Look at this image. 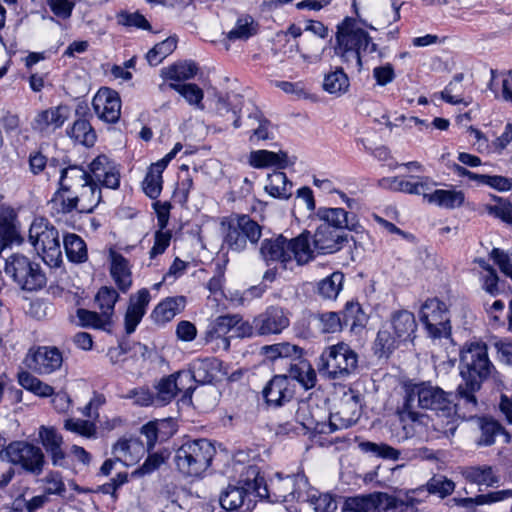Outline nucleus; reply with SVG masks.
Instances as JSON below:
<instances>
[{
	"label": "nucleus",
	"instance_id": "nucleus-33",
	"mask_svg": "<svg viewBox=\"0 0 512 512\" xmlns=\"http://www.w3.org/2000/svg\"><path fill=\"white\" fill-rule=\"evenodd\" d=\"M462 475L466 481L478 486L493 487L500 481L494 468L489 465L466 467L463 469Z\"/></svg>",
	"mask_w": 512,
	"mask_h": 512
},
{
	"label": "nucleus",
	"instance_id": "nucleus-14",
	"mask_svg": "<svg viewBox=\"0 0 512 512\" xmlns=\"http://www.w3.org/2000/svg\"><path fill=\"white\" fill-rule=\"evenodd\" d=\"M308 486V480L303 473H297L282 477L277 473L276 477L270 480L267 485L269 497L274 501H301L304 498L305 489Z\"/></svg>",
	"mask_w": 512,
	"mask_h": 512
},
{
	"label": "nucleus",
	"instance_id": "nucleus-30",
	"mask_svg": "<svg viewBox=\"0 0 512 512\" xmlns=\"http://www.w3.org/2000/svg\"><path fill=\"white\" fill-rule=\"evenodd\" d=\"M317 216L323 221L322 224H329L331 228L340 232L345 228L358 231L360 227L358 222L355 221V217H350L342 208H320L317 212Z\"/></svg>",
	"mask_w": 512,
	"mask_h": 512
},
{
	"label": "nucleus",
	"instance_id": "nucleus-60",
	"mask_svg": "<svg viewBox=\"0 0 512 512\" xmlns=\"http://www.w3.org/2000/svg\"><path fill=\"white\" fill-rule=\"evenodd\" d=\"M463 80V74H456L453 77V80L446 86V88L441 92V98L450 104H460L464 103L468 105V102H465L462 98L461 93V81Z\"/></svg>",
	"mask_w": 512,
	"mask_h": 512
},
{
	"label": "nucleus",
	"instance_id": "nucleus-7",
	"mask_svg": "<svg viewBox=\"0 0 512 512\" xmlns=\"http://www.w3.org/2000/svg\"><path fill=\"white\" fill-rule=\"evenodd\" d=\"M269 497L267 484L264 478L260 476L259 469L256 466H249L241 475L237 485H228L221 493L219 502L226 510L243 509L250 511L253 507L251 496Z\"/></svg>",
	"mask_w": 512,
	"mask_h": 512
},
{
	"label": "nucleus",
	"instance_id": "nucleus-52",
	"mask_svg": "<svg viewBox=\"0 0 512 512\" xmlns=\"http://www.w3.org/2000/svg\"><path fill=\"white\" fill-rule=\"evenodd\" d=\"M68 135L75 141L88 147L93 146L96 140V134L86 119L76 120L68 131Z\"/></svg>",
	"mask_w": 512,
	"mask_h": 512
},
{
	"label": "nucleus",
	"instance_id": "nucleus-15",
	"mask_svg": "<svg viewBox=\"0 0 512 512\" xmlns=\"http://www.w3.org/2000/svg\"><path fill=\"white\" fill-rule=\"evenodd\" d=\"M6 455L10 462L19 464L26 471L39 475L43 471L44 454L42 450L25 441H15L6 447Z\"/></svg>",
	"mask_w": 512,
	"mask_h": 512
},
{
	"label": "nucleus",
	"instance_id": "nucleus-12",
	"mask_svg": "<svg viewBox=\"0 0 512 512\" xmlns=\"http://www.w3.org/2000/svg\"><path fill=\"white\" fill-rule=\"evenodd\" d=\"M262 236V227L250 216L238 214L231 218L224 244L234 252L244 251L248 243L256 245Z\"/></svg>",
	"mask_w": 512,
	"mask_h": 512
},
{
	"label": "nucleus",
	"instance_id": "nucleus-44",
	"mask_svg": "<svg viewBox=\"0 0 512 512\" xmlns=\"http://www.w3.org/2000/svg\"><path fill=\"white\" fill-rule=\"evenodd\" d=\"M247 127L251 130L252 142L271 138V123L258 110L249 115Z\"/></svg>",
	"mask_w": 512,
	"mask_h": 512
},
{
	"label": "nucleus",
	"instance_id": "nucleus-51",
	"mask_svg": "<svg viewBox=\"0 0 512 512\" xmlns=\"http://www.w3.org/2000/svg\"><path fill=\"white\" fill-rule=\"evenodd\" d=\"M19 384L26 390L40 397L53 395L54 389L50 385L42 382L29 372L23 371L18 374Z\"/></svg>",
	"mask_w": 512,
	"mask_h": 512
},
{
	"label": "nucleus",
	"instance_id": "nucleus-36",
	"mask_svg": "<svg viewBox=\"0 0 512 512\" xmlns=\"http://www.w3.org/2000/svg\"><path fill=\"white\" fill-rule=\"evenodd\" d=\"M265 191L274 198L289 199L292 195V182L284 172L274 171L268 174Z\"/></svg>",
	"mask_w": 512,
	"mask_h": 512
},
{
	"label": "nucleus",
	"instance_id": "nucleus-56",
	"mask_svg": "<svg viewBox=\"0 0 512 512\" xmlns=\"http://www.w3.org/2000/svg\"><path fill=\"white\" fill-rule=\"evenodd\" d=\"M360 448L364 452L371 453L377 457L388 460H398L401 454L399 450L385 443H374L367 441L362 442L360 444Z\"/></svg>",
	"mask_w": 512,
	"mask_h": 512
},
{
	"label": "nucleus",
	"instance_id": "nucleus-10",
	"mask_svg": "<svg viewBox=\"0 0 512 512\" xmlns=\"http://www.w3.org/2000/svg\"><path fill=\"white\" fill-rule=\"evenodd\" d=\"M29 241L48 266H60L62 251L59 232L48 221L40 218L32 222L29 229Z\"/></svg>",
	"mask_w": 512,
	"mask_h": 512
},
{
	"label": "nucleus",
	"instance_id": "nucleus-43",
	"mask_svg": "<svg viewBox=\"0 0 512 512\" xmlns=\"http://www.w3.org/2000/svg\"><path fill=\"white\" fill-rule=\"evenodd\" d=\"M190 367L195 375V382L209 383L216 378L219 363L216 359H198Z\"/></svg>",
	"mask_w": 512,
	"mask_h": 512
},
{
	"label": "nucleus",
	"instance_id": "nucleus-53",
	"mask_svg": "<svg viewBox=\"0 0 512 512\" xmlns=\"http://www.w3.org/2000/svg\"><path fill=\"white\" fill-rule=\"evenodd\" d=\"M176 46L177 39L175 37H168L164 41L156 44L146 54L148 63L151 66H157L176 49Z\"/></svg>",
	"mask_w": 512,
	"mask_h": 512
},
{
	"label": "nucleus",
	"instance_id": "nucleus-31",
	"mask_svg": "<svg viewBox=\"0 0 512 512\" xmlns=\"http://www.w3.org/2000/svg\"><path fill=\"white\" fill-rule=\"evenodd\" d=\"M22 237L17 225V216L13 209L0 206V243L3 246L20 244Z\"/></svg>",
	"mask_w": 512,
	"mask_h": 512
},
{
	"label": "nucleus",
	"instance_id": "nucleus-35",
	"mask_svg": "<svg viewBox=\"0 0 512 512\" xmlns=\"http://www.w3.org/2000/svg\"><path fill=\"white\" fill-rule=\"evenodd\" d=\"M74 195L77 198L78 205L81 204L79 211L86 213H91L101 202L102 198L101 189L93 178L88 181V184L83 185V188H80Z\"/></svg>",
	"mask_w": 512,
	"mask_h": 512
},
{
	"label": "nucleus",
	"instance_id": "nucleus-64",
	"mask_svg": "<svg viewBox=\"0 0 512 512\" xmlns=\"http://www.w3.org/2000/svg\"><path fill=\"white\" fill-rule=\"evenodd\" d=\"M485 211L503 222L512 225V205L499 200L497 205H486Z\"/></svg>",
	"mask_w": 512,
	"mask_h": 512
},
{
	"label": "nucleus",
	"instance_id": "nucleus-59",
	"mask_svg": "<svg viewBox=\"0 0 512 512\" xmlns=\"http://www.w3.org/2000/svg\"><path fill=\"white\" fill-rule=\"evenodd\" d=\"M157 394L155 400L160 404L170 402L178 393L177 384L172 374L160 380L156 386Z\"/></svg>",
	"mask_w": 512,
	"mask_h": 512
},
{
	"label": "nucleus",
	"instance_id": "nucleus-17",
	"mask_svg": "<svg viewBox=\"0 0 512 512\" xmlns=\"http://www.w3.org/2000/svg\"><path fill=\"white\" fill-rule=\"evenodd\" d=\"M361 415L359 395L345 394L339 405L338 411L332 413L329 420L330 431L349 428L354 425Z\"/></svg>",
	"mask_w": 512,
	"mask_h": 512
},
{
	"label": "nucleus",
	"instance_id": "nucleus-45",
	"mask_svg": "<svg viewBox=\"0 0 512 512\" xmlns=\"http://www.w3.org/2000/svg\"><path fill=\"white\" fill-rule=\"evenodd\" d=\"M63 246L71 262L81 263L87 260V247L83 239L76 234H67L63 239Z\"/></svg>",
	"mask_w": 512,
	"mask_h": 512
},
{
	"label": "nucleus",
	"instance_id": "nucleus-55",
	"mask_svg": "<svg viewBox=\"0 0 512 512\" xmlns=\"http://www.w3.org/2000/svg\"><path fill=\"white\" fill-rule=\"evenodd\" d=\"M66 191L58 189L49 201V206L55 214H68L73 210L78 209L77 198L74 194L71 196H65Z\"/></svg>",
	"mask_w": 512,
	"mask_h": 512
},
{
	"label": "nucleus",
	"instance_id": "nucleus-37",
	"mask_svg": "<svg viewBox=\"0 0 512 512\" xmlns=\"http://www.w3.org/2000/svg\"><path fill=\"white\" fill-rule=\"evenodd\" d=\"M479 428L481 435L477 440L478 446H491L495 443V438L498 435H503L505 442L510 441V435L504 428L495 420L490 418H480Z\"/></svg>",
	"mask_w": 512,
	"mask_h": 512
},
{
	"label": "nucleus",
	"instance_id": "nucleus-34",
	"mask_svg": "<svg viewBox=\"0 0 512 512\" xmlns=\"http://www.w3.org/2000/svg\"><path fill=\"white\" fill-rule=\"evenodd\" d=\"M185 306V297H170L159 303L152 312L156 323L164 324L171 321Z\"/></svg>",
	"mask_w": 512,
	"mask_h": 512
},
{
	"label": "nucleus",
	"instance_id": "nucleus-13",
	"mask_svg": "<svg viewBox=\"0 0 512 512\" xmlns=\"http://www.w3.org/2000/svg\"><path fill=\"white\" fill-rule=\"evenodd\" d=\"M420 320L432 338L448 337L451 332L447 306L437 298L428 299L421 307Z\"/></svg>",
	"mask_w": 512,
	"mask_h": 512
},
{
	"label": "nucleus",
	"instance_id": "nucleus-4",
	"mask_svg": "<svg viewBox=\"0 0 512 512\" xmlns=\"http://www.w3.org/2000/svg\"><path fill=\"white\" fill-rule=\"evenodd\" d=\"M422 490L423 488L410 490L404 497L384 492L348 497L344 502L343 510L348 512H413L422 501L415 495Z\"/></svg>",
	"mask_w": 512,
	"mask_h": 512
},
{
	"label": "nucleus",
	"instance_id": "nucleus-41",
	"mask_svg": "<svg viewBox=\"0 0 512 512\" xmlns=\"http://www.w3.org/2000/svg\"><path fill=\"white\" fill-rule=\"evenodd\" d=\"M142 450L141 443L136 440L120 439L113 446V454L116 460L125 464L135 462L138 457L137 454Z\"/></svg>",
	"mask_w": 512,
	"mask_h": 512
},
{
	"label": "nucleus",
	"instance_id": "nucleus-6",
	"mask_svg": "<svg viewBox=\"0 0 512 512\" xmlns=\"http://www.w3.org/2000/svg\"><path fill=\"white\" fill-rule=\"evenodd\" d=\"M259 253L267 265L279 262L284 268H287L292 260H295L298 265H304L313 257V251L306 233H302L293 239H287L283 235L264 239Z\"/></svg>",
	"mask_w": 512,
	"mask_h": 512
},
{
	"label": "nucleus",
	"instance_id": "nucleus-29",
	"mask_svg": "<svg viewBox=\"0 0 512 512\" xmlns=\"http://www.w3.org/2000/svg\"><path fill=\"white\" fill-rule=\"evenodd\" d=\"M39 437L54 466H63L65 453L62 450L63 438L53 427L41 426Z\"/></svg>",
	"mask_w": 512,
	"mask_h": 512
},
{
	"label": "nucleus",
	"instance_id": "nucleus-50",
	"mask_svg": "<svg viewBox=\"0 0 512 512\" xmlns=\"http://www.w3.org/2000/svg\"><path fill=\"white\" fill-rule=\"evenodd\" d=\"M313 325L321 333H336L342 329L340 316L336 312L317 313L311 316Z\"/></svg>",
	"mask_w": 512,
	"mask_h": 512
},
{
	"label": "nucleus",
	"instance_id": "nucleus-57",
	"mask_svg": "<svg viewBox=\"0 0 512 512\" xmlns=\"http://www.w3.org/2000/svg\"><path fill=\"white\" fill-rule=\"evenodd\" d=\"M64 428L88 439L95 438L97 434V427L93 422L79 418H70L65 420Z\"/></svg>",
	"mask_w": 512,
	"mask_h": 512
},
{
	"label": "nucleus",
	"instance_id": "nucleus-25",
	"mask_svg": "<svg viewBox=\"0 0 512 512\" xmlns=\"http://www.w3.org/2000/svg\"><path fill=\"white\" fill-rule=\"evenodd\" d=\"M346 241V236L340 231L331 228L329 224L319 225L313 236L314 248L322 254L339 251Z\"/></svg>",
	"mask_w": 512,
	"mask_h": 512
},
{
	"label": "nucleus",
	"instance_id": "nucleus-24",
	"mask_svg": "<svg viewBox=\"0 0 512 512\" xmlns=\"http://www.w3.org/2000/svg\"><path fill=\"white\" fill-rule=\"evenodd\" d=\"M248 162L252 167L257 169L270 167L285 169L295 164L296 157L289 156L287 152L282 150L273 152L263 149L252 151L249 155Z\"/></svg>",
	"mask_w": 512,
	"mask_h": 512
},
{
	"label": "nucleus",
	"instance_id": "nucleus-46",
	"mask_svg": "<svg viewBox=\"0 0 512 512\" xmlns=\"http://www.w3.org/2000/svg\"><path fill=\"white\" fill-rule=\"evenodd\" d=\"M198 71L196 64L192 61H184L173 64L161 70V75L169 80L183 81L193 78Z\"/></svg>",
	"mask_w": 512,
	"mask_h": 512
},
{
	"label": "nucleus",
	"instance_id": "nucleus-11",
	"mask_svg": "<svg viewBox=\"0 0 512 512\" xmlns=\"http://www.w3.org/2000/svg\"><path fill=\"white\" fill-rule=\"evenodd\" d=\"M5 273L23 290H38L46 284L40 265L22 254H13L6 260Z\"/></svg>",
	"mask_w": 512,
	"mask_h": 512
},
{
	"label": "nucleus",
	"instance_id": "nucleus-61",
	"mask_svg": "<svg viewBox=\"0 0 512 512\" xmlns=\"http://www.w3.org/2000/svg\"><path fill=\"white\" fill-rule=\"evenodd\" d=\"M302 58L311 63L318 62L323 51L321 39L305 35L302 39Z\"/></svg>",
	"mask_w": 512,
	"mask_h": 512
},
{
	"label": "nucleus",
	"instance_id": "nucleus-16",
	"mask_svg": "<svg viewBox=\"0 0 512 512\" xmlns=\"http://www.w3.org/2000/svg\"><path fill=\"white\" fill-rule=\"evenodd\" d=\"M290 325L289 312L280 306H269L254 318L257 335L280 334Z\"/></svg>",
	"mask_w": 512,
	"mask_h": 512
},
{
	"label": "nucleus",
	"instance_id": "nucleus-38",
	"mask_svg": "<svg viewBox=\"0 0 512 512\" xmlns=\"http://www.w3.org/2000/svg\"><path fill=\"white\" fill-rule=\"evenodd\" d=\"M301 502L309 503L315 512H334L337 508V503L331 494L320 493L309 485L305 489Z\"/></svg>",
	"mask_w": 512,
	"mask_h": 512
},
{
	"label": "nucleus",
	"instance_id": "nucleus-49",
	"mask_svg": "<svg viewBox=\"0 0 512 512\" xmlns=\"http://www.w3.org/2000/svg\"><path fill=\"white\" fill-rule=\"evenodd\" d=\"M348 76L344 73L342 68L328 73L324 77L323 89L330 94L341 95L349 88Z\"/></svg>",
	"mask_w": 512,
	"mask_h": 512
},
{
	"label": "nucleus",
	"instance_id": "nucleus-42",
	"mask_svg": "<svg viewBox=\"0 0 512 512\" xmlns=\"http://www.w3.org/2000/svg\"><path fill=\"white\" fill-rule=\"evenodd\" d=\"M77 317L83 327L110 331L113 324V319H110L107 313H97L83 308L77 310Z\"/></svg>",
	"mask_w": 512,
	"mask_h": 512
},
{
	"label": "nucleus",
	"instance_id": "nucleus-58",
	"mask_svg": "<svg viewBox=\"0 0 512 512\" xmlns=\"http://www.w3.org/2000/svg\"><path fill=\"white\" fill-rule=\"evenodd\" d=\"M169 87L181 94L187 100V102H189V104L203 108L201 102L204 97V93L202 89L199 88L196 84L170 83Z\"/></svg>",
	"mask_w": 512,
	"mask_h": 512
},
{
	"label": "nucleus",
	"instance_id": "nucleus-1",
	"mask_svg": "<svg viewBox=\"0 0 512 512\" xmlns=\"http://www.w3.org/2000/svg\"><path fill=\"white\" fill-rule=\"evenodd\" d=\"M403 404L398 409L402 423L411 422L417 425H427L429 416L417 409L431 410L436 415L433 424L435 430L449 437L457 429L456 404L451 394L430 382L406 384Z\"/></svg>",
	"mask_w": 512,
	"mask_h": 512
},
{
	"label": "nucleus",
	"instance_id": "nucleus-54",
	"mask_svg": "<svg viewBox=\"0 0 512 512\" xmlns=\"http://www.w3.org/2000/svg\"><path fill=\"white\" fill-rule=\"evenodd\" d=\"M118 292L111 287H101L95 296V303L102 313H107L113 319L114 306L118 301Z\"/></svg>",
	"mask_w": 512,
	"mask_h": 512
},
{
	"label": "nucleus",
	"instance_id": "nucleus-5",
	"mask_svg": "<svg viewBox=\"0 0 512 512\" xmlns=\"http://www.w3.org/2000/svg\"><path fill=\"white\" fill-rule=\"evenodd\" d=\"M417 322L412 312L398 310L391 314L389 322L378 331L374 352L379 358H388L390 355L406 342H413Z\"/></svg>",
	"mask_w": 512,
	"mask_h": 512
},
{
	"label": "nucleus",
	"instance_id": "nucleus-18",
	"mask_svg": "<svg viewBox=\"0 0 512 512\" xmlns=\"http://www.w3.org/2000/svg\"><path fill=\"white\" fill-rule=\"evenodd\" d=\"M92 106L97 116L107 123H116L120 118L121 100L119 94L110 88L99 89Z\"/></svg>",
	"mask_w": 512,
	"mask_h": 512
},
{
	"label": "nucleus",
	"instance_id": "nucleus-62",
	"mask_svg": "<svg viewBox=\"0 0 512 512\" xmlns=\"http://www.w3.org/2000/svg\"><path fill=\"white\" fill-rule=\"evenodd\" d=\"M240 321V315H222L217 317L211 326V334L221 337L234 331L235 325Z\"/></svg>",
	"mask_w": 512,
	"mask_h": 512
},
{
	"label": "nucleus",
	"instance_id": "nucleus-9",
	"mask_svg": "<svg viewBox=\"0 0 512 512\" xmlns=\"http://www.w3.org/2000/svg\"><path fill=\"white\" fill-rule=\"evenodd\" d=\"M319 360L320 374L330 380H344L358 367L357 353L343 342L325 348Z\"/></svg>",
	"mask_w": 512,
	"mask_h": 512
},
{
	"label": "nucleus",
	"instance_id": "nucleus-27",
	"mask_svg": "<svg viewBox=\"0 0 512 512\" xmlns=\"http://www.w3.org/2000/svg\"><path fill=\"white\" fill-rule=\"evenodd\" d=\"M426 190L424 201L440 208L453 210L460 208L465 201V194L456 189H433Z\"/></svg>",
	"mask_w": 512,
	"mask_h": 512
},
{
	"label": "nucleus",
	"instance_id": "nucleus-8",
	"mask_svg": "<svg viewBox=\"0 0 512 512\" xmlns=\"http://www.w3.org/2000/svg\"><path fill=\"white\" fill-rule=\"evenodd\" d=\"M215 454V446L209 440H188L176 450L174 462L183 475L197 477L209 468Z\"/></svg>",
	"mask_w": 512,
	"mask_h": 512
},
{
	"label": "nucleus",
	"instance_id": "nucleus-23",
	"mask_svg": "<svg viewBox=\"0 0 512 512\" xmlns=\"http://www.w3.org/2000/svg\"><path fill=\"white\" fill-rule=\"evenodd\" d=\"M94 181L102 183L110 189H117L120 184V173L116 164L105 155H99L90 164Z\"/></svg>",
	"mask_w": 512,
	"mask_h": 512
},
{
	"label": "nucleus",
	"instance_id": "nucleus-28",
	"mask_svg": "<svg viewBox=\"0 0 512 512\" xmlns=\"http://www.w3.org/2000/svg\"><path fill=\"white\" fill-rule=\"evenodd\" d=\"M92 174L81 166L71 165L61 169L59 178V189L66 193L75 194L83 185L88 184Z\"/></svg>",
	"mask_w": 512,
	"mask_h": 512
},
{
	"label": "nucleus",
	"instance_id": "nucleus-2",
	"mask_svg": "<svg viewBox=\"0 0 512 512\" xmlns=\"http://www.w3.org/2000/svg\"><path fill=\"white\" fill-rule=\"evenodd\" d=\"M493 369L484 343L467 344L460 354V375L463 383L457 387V395L462 405L470 412L477 411L478 401L475 393L480 390L482 381Z\"/></svg>",
	"mask_w": 512,
	"mask_h": 512
},
{
	"label": "nucleus",
	"instance_id": "nucleus-48",
	"mask_svg": "<svg viewBox=\"0 0 512 512\" xmlns=\"http://www.w3.org/2000/svg\"><path fill=\"white\" fill-rule=\"evenodd\" d=\"M344 274L334 272L318 283V294L324 299L334 300L343 288Z\"/></svg>",
	"mask_w": 512,
	"mask_h": 512
},
{
	"label": "nucleus",
	"instance_id": "nucleus-32",
	"mask_svg": "<svg viewBox=\"0 0 512 512\" xmlns=\"http://www.w3.org/2000/svg\"><path fill=\"white\" fill-rule=\"evenodd\" d=\"M110 259H111V276L113 280L115 281L118 288L126 292L131 284H132V278H131V271L129 267V263L127 259H125L121 254L111 251L110 252Z\"/></svg>",
	"mask_w": 512,
	"mask_h": 512
},
{
	"label": "nucleus",
	"instance_id": "nucleus-21",
	"mask_svg": "<svg viewBox=\"0 0 512 512\" xmlns=\"http://www.w3.org/2000/svg\"><path fill=\"white\" fill-rule=\"evenodd\" d=\"M27 362L28 366L39 374H50L61 368L63 356L56 347H39Z\"/></svg>",
	"mask_w": 512,
	"mask_h": 512
},
{
	"label": "nucleus",
	"instance_id": "nucleus-40",
	"mask_svg": "<svg viewBox=\"0 0 512 512\" xmlns=\"http://www.w3.org/2000/svg\"><path fill=\"white\" fill-rule=\"evenodd\" d=\"M287 377L296 380L305 389L313 388L316 384V372L311 364L305 360L291 364Z\"/></svg>",
	"mask_w": 512,
	"mask_h": 512
},
{
	"label": "nucleus",
	"instance_id": "nucleus-19",
	"mask_svg": "<svg viewBox=\"0 0 512 512\" xmlns=\"http://www.w3.org/2000/svg\"><path fill=\"white\" fill-rule=\"evenodd\" d=\"M69 117V108L66 105H58L39 111L31 122L34 131L49 135L61 128Z\"/></svg>",
	"mask_w": 512,
	"mask_h": 512
},
{
	"label": "nucleus",
	"instance_id": "nucleus-39",
	"mask_svg": "<svg viewBox=\"0 0 512 512\" xmlns=\"http://www.w3.org/2000/svg\"><path fill=\"white\" fill-rule=\"evenodd\" d=\"M165 168L163 163H153L143 180V191L151 199H156L162 191V173Z\"/></svg>",
	"mask_w": 512,
	"mask_h": 512
},
{
	"label": "nucleus",
	"instance_id": "nucleus-63",
	"mask_svg": "<svg viewBox=\"0 0 512 512\" xmlns=\"http://www.w3.org/2000/svg\"><path fill=\"white\" fill-rule=\"evenodd\" d=\"M165 462V457L162 453L150 454L145 462L131 474L132 477H142L149 475Z\"/></svg>",
	"mask_w": 512,
	"mask_h": 512
},
{
	"label": "nucleus",
	"instance_id": "nucleus-22",
	"mask_svg": "<svg viewBox=\"0 0 512 512\" xmlns=\"http://www.w3.org/2000/svg\"><path fill=\"white\" fill-rule=\"evenodd\" d=\"M380 183L392 191L421 195L423 198L426 190H431V186L436 185L429 177L425 176H411V180L399 176L388 177L383 178Z\"/></svg>",
	"mask_w": 512,
	"mask_h": 512
},
{
	"label": "nucleus",
	"instance_id": "nucleus-3",
	"mask_svg": "<svg viewBox=\"0 0 512 512\" xmlns=\"http://www.w3.org/2000/svg\"><path fill=\"white\" fill-rule=\"evenodd\" d=\"M336 41L335 54L348 66L356 67L358 71L363 65L362 54L377 50V44L372 42L369 34L352 18H345L337 26Z\"/></svg>",
	"mask_w": 512,
	"mask_h": 512
},
{
	"label": "nucleus",
	"instance_id": "nucleus-20",
	"mask_svg": "<svg viewBox=\"0 0 512 512\" xmlns=\"http://www.w3.org/2000/svg\"><path fill=\"white\" fill-rule=\"evenodd\" d=\"M295 393V385L287 375H276L263 389V396L269 405L279 407L289 402Z\"/></svg>",
	"mask_w": 512,
	"mask_h": 512
},
{
	"label": "nucleus",
	"instance_id": "nucleus-47",
	"mask_svg": "<svg viewBox=\"0 0 512 512\" xmlns=\"http://www.w3.org/2000/svg\"><path fill=\"white\" fill-rule=\"evenodd\" d=\"M423 490L415 496L419 498L420 494L427 491L429 494L437 495L440 498H445L453 493L455 489V483L443 475L433 476L424 486H421Z\"/></svg>",
	"mask_w": 512,
	"mask_h": 512
},
{
	"label": "nucleus",
	"instance_id": "nucleus-26",
	"mask_svg": "<svg viewBox=\"0 0 512 512\" xmlns=\"http://www.w3.org/2000/svg\"><path fill=\"white\" fill-rule=\"evenodd\" d=\"M259 32L258 22L250 15H242L237 18L234 27L227 32L225 38L221 41L225 50H230L231 42L247 41Z\"/></svg>",
	"mask_w": 512,
	"mask_h": 512
}]
</instances>
